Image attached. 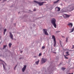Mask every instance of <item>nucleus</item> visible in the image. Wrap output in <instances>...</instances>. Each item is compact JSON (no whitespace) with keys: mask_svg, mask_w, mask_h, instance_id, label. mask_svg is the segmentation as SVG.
Segmentation results:
<instances>
[{"mask_svg":"<svg viewBox=\"0 0 74 74\" xmlns=\"http://www.w3.org/2000/svg\"><path fill=\"white\" fill-rule=\"evenodd\" d=\"M6 30H7V29H4V32H3V34L4 35L5 34V32H6Z\"/></svg>","mask_w":74,"mask_h":74,"instance_id":"2eb2a0df","label":"nucleus"},{"mask_svg":"<svg viewBox=\"0 0 74 74\" xmlns=\"http://www.w3.org/2000/svg\"><path fill=\"white\" fill-rule=\"evenodd\" d=\"M21 52L22 53V52H23V51H21Z\"/></svg>","mask_w":74,"mask_h":74,"instance_id":"7c9ffc66","label":"nucleus"},{"mask_svg":"<svg viewBox=\"0 0 74 74\" xmlns=\"http://www.w3.org/2000/svg\"><path fill=\"white\" fill-rule=\"evenodd\" d=\"M6 45H4L3 46V48H5L6 47Z\"/></svg>","mask_w":74,"mask_h":74,"instance_id":"393cba45","label":"nucleus"},{"mask_svg":"<svg viewBox=\"0 0 74 74\" xmlns=\"http://www.w3.org/2000/svg\"><path fill=\"white\" fill-rule=\"evenodd\" d=\"M41 55H42L41 53H40L39 54V56H41Z\"/></svg>","mask_w":74,"mask_h":74,"instance_id":"a878e982","label":"nucleus"},{"mask_svg":"<svg viewBox=\"0 0 74 74\" xmlns=\"http://www.w3.org/2000/svg\"><path fill=\"white\" fill-rule=\"evenodd\" d=\"M52 38L53 39V41L54 42L53 46L54 47H56V38H55V36L54 35H52Z\"/></svg>","mask_w":74,"mask_h":74,"instance_id":"7ed1b4c3","label":"nucleus"},{"mask_svg":"<svg viewBox=\"0 0 74 74\" xmlns=\"http://www.w3.org/2000/svg\"><path fill=\"white\" fill-rule=\"evenodd\" d=\"M34 1V2L36 3H37V4H38L40 6L43 5H44V3H45V2H38L36 1Z\"/></svg>","mask_w":74,"mask_h":74,"instance_id":"f03ea898","label":"nucleus"},{"mask_svg":"<svg viewBox=\"0 0 74 74\" xmlns=\"http://www.w3.org/2000/svg\"><path fill=\"white\" fill-rule=\"evenodd\" d=\"M56 9H58V11H60V8L58 7H57L56 8Z\"/></svg>","mask_w":74,"mask_h":74,"instance_id":"9d476101","label":"nucleus"},{"mask_svg":"<svg viewBox=\"0 0 74 74\" xmlns=\"http://www.w3.org/2000/svg\"><path fill=\"white\" fill-rule=\"evenodd\" d=\"M26 69V65H24V67L22 68L23 72H24Z\"/></svg>","mask_w":74,"mask_h":74,"instance_id":"423d86ee","label":"nucleus"},{"mask_svg":"<svg viewBox=\"0 0 74 74\" xmlns=\"http://www.w3.org/2000/svg\"><path fill=\"white\" fill-rule=\"evenodd\" d=\"M64 58H65V59H69L68 58L66 57V56L64 55Z\"/></svg>","mask_w":74,"mask_h":74,"instance_id":"aec40b11","label":"nucleus"},{"mask_svg":"<svg viewBox=\"0 0 74 74\" xmlns=\"http://www.w3.org/2000/svg\"><path fill=\"white\" fill-rule=\"evenodd\" d=\"M19 13H20V12H18V14H19Z\"/></svg>","mask_w":74,"mask_h":74,"instance_id":"72a5a7b5","label":"nucleus"},{"mask_svg":"<svg viewBox=\"0 0 74 74\" xmlns=\"http://www.w3.org/2000/svg\"><path fill=\"white\" fill-rule=\"evenodd\" d=\"M60 42L61 45L62 44V43L61 42V41H60Z\"/></svg>","mask_w":74,"mask_h":74,"instance_id":"c85d7f7f","label":"nucleus"},{"mask_svg":"<svg viewBox=\"0 0 74 74\" xmlns=\"http://www.w3.org/2000/svg\"><path fill=\"white\" fill-rule=\"evenodd\" d=\"M59 0H58L57 1H56L55 2H54V4H55V3H58V1H59Z\"/></svg>","mask_w":74,"mask_h":74,"instance_id":"f3484780","label":"nucleus"},{"mask_svg":"<svg viewBox=\"0 0 74 74\" xmlns=\"http://www.w3.org/2000/svg\"><path fill=\"white\" fill-rule=\"evenodd\" d=\"M47 60L46 59L42 58V59L41 62L42 63H45L46 62H47Z\"/></svg>","mask_w":74,"mask_h":74,"instance_id":"39448f33","label":"nucleus"},{"mask_svg":"<svg viewBox=\"0 0 74 74\" xmlns=\"http://www.w3.org/2000/svg\"><path fill=\"white\" fill-rule=\"evenodd\" d=\"M62 37H63V38H65V37H64V36H62Z\"/></svg>","mask_w":74,"mask_h":74,"instance_id":"cd10ccee","label":"nucleus"},{"mask_svg":"<svg viewBox=\"0 0 74 74\" xmlns=\"http://www.w3.org/2000/svg\"><path fill=\"white\" fill-rule=\"evenodd\" d=\"M5 64H6L5 63Z\"/></svg>","mask_w":74,"mask_h":74,"instance_id":"c9c22d12","label":"nucleus"},{"mask_svg":"<svg viewBox=\"0 0 74 74\" xmlns=\"http://www.w3.org/2000/svg\"><path fill=\"white\" fill-rule=\"evenodd\" d=\"M16 66H17V65H16V66H15L14 69V70H15V69H16Z\"/></svg>","mask_w":74,"mask_h":74,"instance_id":"b1692460","label":"nucleus"},{"mask_svg":"<svg viewBox=\"0 0 74 74\" xmlns=\"http://www.w3.org/2000/svg\"><path fill=\"white\" fill-rule=\"evenodd\" d=\"M74 30V26L73 28L71 29V32H70L69 33H71L72 32H73Z\"/></svg>","mask_w":74,"mask_h":74,"instance_id":"f8f14e48","label":"nucleus"},{"mask_svg":"<svg viewBox=\"0 0 74 74\" xmlns=\"http://www.w3.org/2000/svg\"><path fill=\"white\" fill-rule=\"evenodd\" d=\"M3 67L5 70V65H4V64H3Z\"/></svg>","mask_w":74,"mask_h":74,"instance_id":"a211bd4d","label":"nucleus"},{"mask_svg":"<svg viewBox=\"0 0 74 74\" xmlns=\"http://www.w3.org/2000/svg\"><path fill=\"white\" fill-rule=\"evenodd\" d=\"M66 56H68V55H70V54H69V52H66Z\"/></svg>","mask_w":74,"mask_h":74,"instance_id":"9b49d317","label":"nucleus"},{"mask_svg":"<svg viewBox=\"0 0 74 74\" xmlns=\"http://www.w3.org/2000/svg\"><path fill=\"white\" fill-rule=\"evenodd\" d=\"M9 45L10 48H11V46L12 45V44L11 43H10L9 44Z\"/></svg>","mask_w":74,"mask_h":74,"instance_id":"dca6fc26","label":"nucleus"},{"mask_svg":"<svg viewBox=\"0 0 74 74\" xmlns=\"http://www.w3.org/2000/svg\"><path fill=\"white\" fill-rule=\"evenodd\" d=\"M74 9V8L73 7H72L70 8V11H73Z\"/></svg>","mask_w":74,"mask_h":74,"instance_id":"1a4fd4ad","label":"nucleus"},{"mask_svg":"<svg viewBox=\"0 0 74 74\" xmlns=\"http://www.w3.org/2000/svg\"><path fill=\"white\" fill-rule=\"evenodd\" d=\"M68 26H69L70 27H73V24L72 23H69L68 24Z\"/></svg>","mask_w":74,"mask_h":74,"instance_id":"6e6552de","label":"nucleus"},{"mask_svg":"<svg viewBox=\"0 0 74 74\" xmlns=\"http://www.w3.org/2000/svg\"><path fill=\"white\" fill-rule=\"evenodd\" d=\"M36 11V9H34V11Z\"/></svg>","mask_w":74,"mask_h":74,"instance_id":"bb28decb","label":"nucleus"},{"mask_svg":"<svg viewBox=\"0 0 74 74\" xmlns=\"http://www.w3.org/2000/svg\"><path fill=\"white\" fill-rule=\"evenodd\" d=\"M43 33H45V35H46L47 36H48L49 35V34H48V32H47V31H48V30L47 29H43Z\"/></svg>","mask_w":74,"mask_h":74,"instance_id":"20e7f679","label":"nucleus"},{"mask_svg":"<svg viewBox=\"0 0 74 74\" xmlns=\"http://www.w3.org/2000/svg\"><path fill=\"white\" fill-rule=\"evenodd\" d=\"M40 62V60H38L36 62V64H38L39 63V62Z\"/></svg>","mask_w":74,"mask_h":74,"instance_id":"4468645a","label":"nucleus"},{"mask_svg":"<svg viewBox=\"0 0 74 74\" xmlns=\"http://www.w3.org/2000/svg\"><path fill=\"white\" fill-rule=\"evenodd\" d=\"M65 16L66 18H69L70 17V15H68L67 14H65Z\"/></svg>","mask_w":74,"mask_h":74,"instance_id":"ddd939ff","label":"nucleus"},{"mask_svg":"<svg viewBox=\"0 0 74 74\" xmlns=\"http://www.w3.org/2000/svg\"><path fill=\"white\" fill-rule=\"evenodd\" d=\"M7 0H4L3 1H6Z\"/></svg>","mask_w":74,"mask_h":74,"instance_id":"c756f323","label":"nucleus"},{"mask_svg":"<svg viewBox=\"0 0 74 74\" xmlns=\"http://www.w3.org/2000/svg\"><path fill=\"white\" fill-rule=\"evenodd\" d=\"M0 61H2L1 60V59H0Z\"/></svg>","mask_w":74,"mask_h":74,"instance_id":"2f4dec72","label":"nucleus"},{"mask_svg":"<svg viewBox=\"0 0 74 74\" xmlns=\"http://www.w3.org/2000/svg\"><path fill=\"white\" fill-rule=\"evenodd\" d=\"M61 69L62 70H63V71H64L65 70V68H61Z\"/></svg>","mask_w":74,"mask_h":74,"instance_id":"6ab92c4d","label":"nucleus"},{"mask_svg":"<svg viewBox=\"0 0 74 74\" xmlns=\"http://www.w3.org/2000/svg\"><path fill=\"white\" fill-rule=\"evenodd\" d=\"M54 53H56L55 52H54Z\"/></svg>","mask_w":74,"mask_h":74,"instance_id":"4c0bfd02","label":"nucleus"},{"mask_svg":"<svg viewBox=\"0 0 74 74\" xmlns=\"http://www.w3.org/2000/svg\"><path fill=\"white\" fill-rule=\"evenodd\" d=\"M21 58H19V59H21Z\"/></svg>","mask_w":74,"mask_h":74,"instance_id":"f704fd0d","label":"nucleus"},{"mask_svg":"<svg viewBox=\"0 0 74 74\" xmlns=\"http://www.w3.org/2000/svg\"><path fill=\"white\" fill-rule=\"evenodd\" d=\"M0 1H1V0H0Z\"/></svg>","mask_w":74,"mask_h":74,"instance_id":"e433bc0d","label":"nucleus"},{"mask_svg":"<svg viewBox=\"0 0 74 74\" xmlns=\"http://www.w3.org/2000/svg\"><path fill=\"white\" fill-rule=\"evenodd\" d=\"M74 45H72V47L71 49H74Z\"/></svg>","mask_w":74,"mask_h":74,"instance_id":"5701e85b","label":"nucleus"},{"mask_svg":"<svg viewBox=\"0 0 74 74\" xmlns=\"http://www.w3.org/2000/svg\"><path fill=\"white\" fill-rule=\"evenodd\" d=\"M56 19L54 18H53L51 19V23L53 24V25L54 26V27H55V28H56V26L57 25L56 24Z\"/></svg>","mask_w":74,"mask_h":74,"instance_id":"f257e3e1","label":"nucleus"},{"mask_svg":"<svg viewBox=\"0 0 74 74\" xmlns=\"http://www.w3.org/2000/svg\"><path fill=\"white\" fill-rule=\"evenodd\" d=\"M45 48V46H42V49H44Z\"/></svg>","mask_w":74,"mask_h":74,"instance_id":"4be33fe9","label":"nucleus"},{"mask_svg":"<svg viewBox=\"0 0 74 74\" xmlns=\"http://www.w3.org/2000/svg\"><path fill=\"white\" fill-rule=\"evenodd\" d=\"M9 33L10 34V37L11 38V39H12V40H13V35L12 34V33L11 32H9Z\"/></svg>","mask_w":74,"mask_h":74,"instance_id":"0eeeda50","label":"nucleus"},{"mask_svg":"<svg viewBox=\"0 0 74 74\" xmlns=\"http://www.w3.org/2000/svg\"><path fill=\"white\" fill-rule=\"evenodd\" d=\"M66 38V42H67V41H68V38Z\"/></svg>","mask_w":74,"mask_h":74,"instance_id":"412c9836","label":"nucleus"},{"mask_svg":"<svg viewBox=\"0 0 74 74\" xmlns=\"http://www.w3.org/2000/svg\"><path fill=\"white\" fill-rule=\"evenodd\" d=\"M69 74H73V73H69Z\"/></svg>","mask_w":74,"mask_h":74,"instance_id":"473e14b6","label":"nucleus"}]
</instances>
